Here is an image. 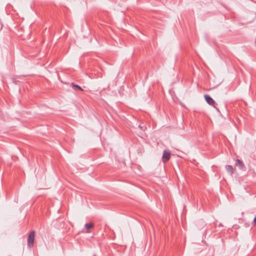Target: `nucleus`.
<instances>
[{"instance_id":"obj_9","label":"nucleus","mask_w":256,"mask_h":256,"mask_svg":"<svg viewBox=\"0 0 256 256\" xmlns=\"http://www.w3.org/2000/svg\"><path fill=\"white\" fill-rule=\"evenodd\" d=\"M252 224L254 226H256V216L254 217Z\"/></svg>"},{"instance_id":"obj_8","label":"nucleus","mask_w":256,"mask_h":256,"mask_svg":"<svg viewBox=\"0 0 256 256\" xmlns=\"http://www.w3.org/2000/svg\"><path fill=\"white\" fill-rule=\"evenodd\" d=\"M138 128L143 131H144L146 129V127L144 124H139Z\"/></svg>"},{"instance_id":"obj_5","label":"nucleus","mask_w":256,"mask_h":256,"mask_svg":"<svg viewBox=\"0 0 256 256\" xmlns=\"http://www.w3.org/2000/svg\"><path fill=\"white\" fill-rule=\"evenodd\" d=\"M94 224L92 222L86 223L85 224V228L86 229V232H90L88 230L90 229L94 228Z\"/></svg>"},{"instance_id":"obj_4","label":"nucleus","mask_w":256,"mask_h":256,"mask_svg":"<svg viewBox=\"0 0 256 256\" xmlns=\"http://www.w3.org/2000/svg\"><path fill=\"white\" fill-rule=\"evenodd\" d=\"M235 164L238 166L240 169H242L244 167L242 162L238 159L236 160Z\"/></svg>"},{"instance_id":"obj_6","label":"nucleus","mask_w":256,"mask_h":256,"mask_svg":"<svg viewBox=\"0 0 256 256\" xmlns=\"http://www.w3.org/2000/svg\"><path fill=\"white\" fill-rule=\"evenodd\" d=\"M226 169L228 172L230 173V174H232L234 173V169L232 166L226 165Z\"/></svg>"},{"instance_id":"obj_1","label":"nucleus","mask_w":256,"mask_h":256,"mask_svg":"<svg viewBox=\"0 0 256 256\" xmlns=\"http://www.w3.org/2000/svg\"><path fill=\"white\" fill-rule=\"evenodd\" d=\"M35 236V232L32 230L30 233L28 238V246L31 248L34 245V242Z\"/></svg>"},{"instance_id":"obj_2","label":"nucleus","mask_w":256,"mask_h":256,"mask_svg":"<svg viewBox=\"0 0 256 256\" xmlns=\"http://www.w3.org/2000/svg\"><path fill=\"white\" fill-rule=\"evenodd\" d=\"M170 157V152L164 150L163 152V155L162 157V160L164 162H168Z\"/></svg>"},{"instance_id":"obj_3","label":"nucleus","mask_w":256,"mask_h":256,"mask_svg":"<svg viewBox=\"0 0 256 256\" xmlns=\"http://www.w3.org/2000/svg\"><path fill=\"white\" fill-rule=\"evenodd\" d=\"M204 98L206 102L210 106H214V108H216V102L214 100L208 95L206 94L204 96Z\"/></svg>"},{"instance_id":"obj_7","label":"nucleus","mask_w":256,"mask_h":256,"mask_svg":"<svg viewBox=\"0 0 256 256\" xmlns=\"http://www.w3.org/2000/svg\"><path fill=\"white\" fill-rule=\"evenodd\" d=\"M71 86H72V88L75 90H80L82 91L83 90L82 88L80 86H79L78 85H77L76 84H74V83H72Z\"/></svg>"}]
</instances>
